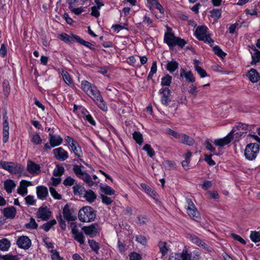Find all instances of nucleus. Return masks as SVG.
Here are the masks:
<instances>
[{
    "label": "nucleus",
    "instance_id": "56",
    "mask_svg": "<svg viewBox=\"0 0 260 260\" xmlns=\"http://www.w3.org/2000/svg\"><path fill=\"white\" fill-rule=\"evenodd\" d=\"M73 192L75 194H81L84 191L83 187L79 185H76L73 187Z\"/></svg>",
    "mask_w": 260,
    "mask_h": 260
},
{
    "label": "nucleus",
    "instance_id": "49",
    "mask_svg": "<svg viewBox=\"0 0 260 260\" xmlns=\"http://www.w3.org/2000/svg\"><path fill=\"white\" fill-rule=\"evenodd\" d=\"M64 169L63 167L57 165L53 171V175L56 177H60L64 173Z\"/></svg>",
    "mask_w": 260,
    "mask_h": 260
},
{
    "label": "nucleus",
    "instance_id": "5",
    "mask_svg": "<svg viewBox=\"0 0 260 260\" xmlns=\"http://www.w3.org/2000/svg\"><path fill=\"white\" fill-rule=\"evenodd\" d=\"M208 28L204 26H198L195 30L194 34L197 38L200 41H203L205 43L212 46L214 40L211 38L210 34L208 33Z\"/></svg>",
    "mask_w": 260,
    "mask_h": 260
},
{
    "label": "nucleus",
    "instance_id": "4",
    "mask_svg": "<svg viewBox=\"0 0 260 260\" xmlns=\"http://www.w3.org/2000/svg\"><path fill=\"white\" fill-rule=\"evenodd\" d=\"M0 168H2L13 174H21L24 170V167L18 163L3 160L0 161Z\"/></svg>",
    "mask_w": 260,
    "mask_h": 260
},
{
    "label": "nucleus",
    "instance_id": "12",
    "mask_svg": "<svg viewBox=\"0 0 260 260\" xmlns=\"http://www.w3.org/2000/svg\"><path fill=\"white\" fill-rule=\"evenodd\" d=\"M70 226L75 240L79 242L80 244H84L85 241L84 237L82 233L78 231L76 223L74 222L71 223Z\"/></svg>",
    "mask_w": 260,
    "mask_h": 260
},
{
    "label": "nucleus",
    "instance_id": "2",
    "mask_svg": "<svg viewBox=\"0 0 260 260\" xmlns=\"http://www.w3.org/2000/svg\"><path fill=\"white\" fill-rule=\"evenodd\" d=\"M87 94L94 101L101 110L104 111H107L108 107L106 103L103 100L100 91L95 85L91 87Z\"/></svg>",
    "mask_w": 260,
    "mask_h": 260
},
{
    "label": "nucleus",
    "instance_id": "9",
    "mask_svg": "<svg viewBox=\"0 0 260 260\" xmlns=\"http://www.w3.org/2000/svg\"><path fill=\"white\" fill-rule=\"evenodd\" d=\"M62 213L64 218L69 221H74L76 219V216L74 214V209L67 204L63 209Z\"/></svg>",
    "mask_w": 260,
    "mask_h": 260
},
{
    "label": "nucleus",
    "instance_id": "40",
    "mask_svg": "<svg viewBox=\"0 0 260 260\" xmlns=\"http://www.w3.org/2000/svg\"><path fill=\"white\" fill-rule=\"evenodd\" d=\"M183 138V142L182 144L188 145V146H192L195 142V141L194 139L190 137L187 136L186 134H184Z\"/></svg>",
    "mask_w": 260,
    "mask_h": 260
},
{
    "label": "nucleus",
    "instance_id": "1",
    "mask_svg": "<svg viewBox=\"0 0 260 260\" xmlns=\"http://www.w3.org/2000/svg\"><path fill=\"white\" fill-rule=\"evenodd\" d=\"M84 168L82 165H73V171L76 176L79 179L82 180L88 186L92 187L93 185L97 186L99 182L96 181L98 177L94 175L92 177L83 170Z\"/></svg>",
    "mask_w": 260,
    "mask_h": 260
},
{
    "label": "nucleus",
    "instance_id": "19",
    "mask_svg": "<svg viewBox=\"0 0 260 260\" xmlns=\"http://www.w3.org/2000/svg\"><path fill=\"white\" fill-rule=\"evenodd\" d=\"M82 230L85 234L91 237H93L98 233L97 225L95 224H91L89 226H85L82 228Z\"/></svg>",
    "mask_w": 260,
    "mask_h": 260
},
{
    "label": "nucleus",
    "instance_id": "55",
    "mask_svg": "<svg viewBox=\"0 0 260 260\" xmlns=\"http://www.w3.org/2000/svg\"><path fill=\"white\" fill-rule=\"evenodd\" d=\"M49 190L51 196L57 200H60L61 199V196L59 194L53 187H49Z\"/></svg>",
    "mask_w": 260,
    "mask_h": 260
},
{
    "label": "nucleus",
    "instance_id": "39",
    "mask_svg": "<svg viewBox=\"0 0 260 260\" xmlns=\"http://www.w3.org/2000/svg\"><path fill=\"white\" fill-rule=\"evenodd\" d=\"M61 75L65 83L69 86H71L73 84V80L70 74L67 71H62Z\"/></svg>",
    "mask_w": 260,
    "mask_h": 260
},
{
    "label": "nucleus",
    "instance_id": "38",
    "mask_svg": "<svg viewBox=\"0 0 260 260\" xmlns=\"http://www.w3.org/2000/svg\"><path fill=\"white\" fill-rule=\"evenodd\" d=\"M178 67V63L176 61L168 62L166 68L170 73L174 72Z\"/></svg>",
    "mask_w": 260,
    "mask_h": 260
},
{
    "label": "nucleus",
    "instance_id": "6",
    "mask_svg": "<svg viewBox=\"0 0 260 260\" xmlns=\"http://www.w3.org/2000/svg\"><path fill=\"white\" fill-rule=\"evenodd\" d=\"M259 150V145L258 144L250 143L246 146L244 155L247 159L252 160L256 158Z\"/></svg>",
    "mask_w": 260,
    "mask_h": 260
},
{
    "label": "nucleus",
    "instance_id": "20",
    "mask_svg": "<svg viewBox=\"0 0 260 260\" xmlns=\"http://www.w3.org/2000/svg\"><path fill=\"white\" fill-rule=\"evenodd\" d=\"M246 76L252 83L257 82L260 79V76L259 73L254 69H250V71H249L246 74Z\"/></svg>",
    "mask_w": 260,
    "mask_h": 260
},
{
    "label": "nucleus",
    "instance_id": "48",
    "mask_svg": "<svg viewBox=\"0 0 260 260\" xmlns=\"http://www.w3.org/2000/svg\"><path fill=\"white\" fill-rule=\"evenodd\" d=\"M42 139L38 134L35 133L31 135V142L35 145H39L42 143Z\"/></svg>",
    "mask_w": 260,
    "mask_h": 260
},
{
    "label": "nucleus",
    "instance_id": "51",
    "mask_svg": "<svg viewBox=\"0 0 260 260\" xmlns=\"http://www.w3.org/2000/svg\"><path fill=\"white\" fill-rule=\"evenodd\" d=\"M101 189L103 192L108 195H113L115 193V191L110 186L108 185L101 186Z\"/></svg>",
    "mask_w": 260,
    "mask_h": 260
},
{
    "label": "nucleus",
    "instance_id": "32",
    "mask_svg": "<svg viewBox=\"0 0 260 260\" xmlns=\"http://www.w3.org/2000/svg\"><path fill=\"white\" fill-rule=\"evenodd\" d=\"M26 183L25 181L20 182V186H19L17 189L18 193L22 196H25L27 193V189L26 186Z\"/></svg>",
    "mask_w": 260,
    "mask_h": 260
},
{
    "label": "nucleus",
    "instance_id": "3",
    "mask_svg": "<svg viewBox=\"0 0 260 260\" xmlns=\"http://www.w3.org/2000/svg\"><path fill=\"white\" fill-rule=\"evenodd\" d=\"M95 217L96 211L90 206L83 207L79 211L78 218L81 222H91Z\"/></svg>",
    "mask_w": 260,
    "mask_h": 260
},
{
    "label": "nucleus",
    "instance_id": "17",
    "mask_svg": "<svg viewBox=\"0 0 260 260\" xmlns=\"http://www.w3.org/2000/svg\"><path fill=\"white\" fill-rule=\"evenodd\" d=\"M189 239L193 243L196 244L198 246L207 251H210V248L207 245V244L198 237L194 235H190L189 236Z\"/></svg>",
    "mask_w": 260,
    "mask_h": 260
},
{
    "label": "nucleus",
    "instance_id": "7",
    "mask_svg": "<svg viewBox=\"0 0 260 260\" xmlns=\"http://www.w3.org/2000/svg\"><path fill=\"white\" fill-rule=\"evenodd\" d=\"M185 208L188 215L194 220H198L200 219V213L193 203L192 200L189 198H186Z\"/></svg>",
    "mask_w": 260,
    "mask_h": 260
},
{
    "label": "nucleus",
    "instance_id": "24",
    "mask_svg": "<svg viewBox=\"0 0 260 260\" xmlns=\"http://www.w3.org/2000/svg\"><path fill=\"white\" fill-rule=\"evenodd\" d=\"M200 61L197 59L193 60V64L195 70L197 72L198 74L200 76L201 78H204L207 76V74L205 70L202 69L199 65Z\"/></svg>",
    "mask_w": 260,
    "mask_h": 260
},
{
    "label": "nucleus",
    "instance_id": "15",
    "mask_svg": "<svg viewBox=\"0 0 260 260\" xmlns=\"http://www.w3.org/2000/svg\"><path fill=\"white\" fill-rule=\"evenodd\" d=\"M39 165L29 160L27 162V171L32 175H38L41 171Z\"/></svg>",
    "mask_w": 260,
    "mask_h": 260
},
{
    "label": "nucleus",
    "instance_id": "59",
    "mask_svg": "<svg viewBox=\"0 0 260 260\" xmlns=\"http://www.w3.org/2000/svg\"><path fill=\"white\" fill-rule=\"evenodd\" d=\"M136 240L143 245H146L147 244V239L145 237L142 235H138L136 237Z\"/></svg>",
    "mask_w": 260,
    "mask_h": 260
},
{
    "label": "nucleus",
    "instance_id": "22",
    "mask_svg": "<svg viewBox=\"0 0 260 260\" xmlns=\"http://www.w3.org/2000/svg\"><path fill=\"white\" fill-rule=\"evenodd\" d=\"M37 194L38 198L42 200L46 198L48 194L47 188L43 186H40L37 187Z\"/></svg>",
    "mask_w": 260,
    "mask_h": 260
},
{
    "label": "nucleus",
    "instance_id": "21",
    "mask_svg": "<svg viewBox=\"0 0 260 260\" xmlns=\"http://www.w3.org/2000/svg\"><path fill=\"white\" fill-rule=\"evenodd\" d=\"M3 214L7 218L13 219L16 214V209L13 206L5 208L3 210Z\"/></svg>",
    "mask_w": 260,
    "mask_h": 260
},
{
    "label": "nucleus",
    "instance_id": "42",
    "mask_svg": "<svg viewBox=\"0 0 260 260\" xmlns=\"http://www.w3.org/2000/svg\"><path fill=\"white\" fill-rule=\"evenodd\" d=\"M94 85V84L90 83L86 80H83L81 82L82 89L86 93V94Z\"/></svg>",
    "mask_w": 260,
    "mask_h": 260
},
{
    "label": "nucleus",
    "instance_id": "62",
    "mask_svg": "<svg viewBox=\"0 0 260 260\" xmlns=\"http://www.w3.org/2000/svg\"><path fill=\"white\" fill-rule=\"evenodd\" d=\"M197 86L196 85L191 84L189 87L188 92L191 94L193 97L196 98L197 95Z\"/></svg>",
    "mask_w": 260,
    "mask_h": 260
},
{
    "label": "nucleus",
    "instance_id": "33",
    "mask_svg": "<svg viewBox=\"0 0 260 260\" xmlns=\"http://www.w3.org/2000/svg\"><path fill=\"white\" fill-rule=\"evenodd\" d=\"M248 125L245 123H239L236 125L231 132L233 135L238 131H242L247 133Z\"/></svg>",
    "mask_w": 260,
    "mask_h": 260
},
{
    "label": "nucleus",
    "instance_id": "36",
    "mask_svg": "<svg viewBox=\"0 0 260 260\" xmlns=\"http://www.w3.org/2000/svg\"><path fill=\"white\" fill-rule=\"evenodd\" d=\"M180 76H184L186 79L189 82H194L195 81L194 76L190 71L185 72L184 70H182L180 73Z\"/></svg>",
    "mask_w": 260,
    "mask_h": 260
},
{
    "label": "nucleus",
    "instance_id": "43",
    "mask_svg": "<svg viewBox=\"0 0 260 260\" xmlns=\"http://www.w3.org/2000/svg\"><path fill=\"white\" fill-rule=\"evenodd\" d=\"M134 139L136 142L141 145L143 142V138L142 135L139 132H135L133 134Z\"/></svg>",
    "mask_w": 260,
    "mask_h": 260
},
{
    "label": "nucleus",
    "instance_id": "25",
    "mask_svg": "<svg viewBox=\"0 0 260 260\" xmlns=\"http://www.w3.org/2000/svg\"><path fill=\"white\" fill-rule=\"evenodd\" d=\"M84 198L89 203H93L96 198V194L91 189L84 190Z\"/></svg>",
    "mask_w": 260,
    "mask_h": 260
},
{
    "label": "nucleus",
    "instance_id": "37",
    "mask_svg": "<svg viewBox=\"0 0 260 260\" xmlns=\"http://www.w3.org/2000/svg\"><path fill=\"white\" fill-rule=\"evenodd\" d=\"M83 114V118L85 120L87 121L90 124L95 126L96 124L95 121L93 119L92 116L89 114L88 112L85 110V112H82Z\"/></svg>",
    "mask_w": 260,
    "mask_h": 260
},
{
    "label": "nucleus",
    "instance_id": "14",
    "mask_svg": "<svg viewBox=\"0 0 260 260\" xmlns=\"http://www.w3.org/2000/svg\"><path fill=\"white\" fill-rule=\"evenodd\" d=\"M37 216L38 218L44 221H46L51 216V212L47 207L42 206L39 208Z\"/></svg>",
    "mask_w": 260,
    "mask_h": 260
},
{
    "label": "nucleus",
    "instance_id": "26",
    "mask_svg": "<svg viewBox=\"0 0 260 260\" xmlns=\"http://www.w3.org/2000/svg\"><path fill=\"white\" fill-rule=\"evenodd\" d=\"M75 39V40L80 44H82V45L89 48L90 49L92 50H95V47L93 45H92L91 43H90L89 42H87L82 38H81L78 36H73Z\"/></svg>",
    "mask_w": 260,
    "mask_h": 260
},
{
    "label": "nucleus",
    "instance_id": "45",
    "mask_svg": "<svg viewBox=\"0 0 260 260\" xmlns=\"http://www.w3.org/2000/svg\"><path fill=\"white\" fill-rule=\"evenodd\" d=\"M143 149L147 152V154L150 157H153L155 154L154 150L152 148L151 146L149 144H145L144 146Z\"/></svg>",
    "mask_w": 260,
    "mask_h": 260
},
{
    "label": "nucleus",
    "instance_id": "60",
    "mask_svg": "<svg viewBox=\"0 0 260 260\" xmlns=\"http://www.w3.org/2000/svg\"><path fill=\"white\" fill-rule=\"evenodd\" d=\"M72 12L74 13L75 15H79L81 13L85 11L84 8L80 7L78 8H75L74 7H71L70 9Z\"/></svg>",
    "mask_w": 260,
    "mask_h": 260
},
{
    "label": "nucleus",
    "instance_id": "50",
    "mask_svg": "<svg viewBox=\"0 0 260 260\" xmlns=\"http://www.w3.org/2000/svg\"><path fill=\"white\" fill-rule=\"evenodd\" d=\"M213 50L215 54L220 57L222 58H223L226 56V53L223 52V51L220 49V48L217 46H216L213 47Z\"/></svg>",
    "mask_w": 260,
    "mask_h": 260
},
{
    "label": "nucleus",
    "instance_id": "58",
    "mask_svg": "<svg viewBox=\"0 0 260 260\" xmlns=\"http://www.w3.org/2000/svg\"><path fill=\"white\" fill-rule=\"evenodd\" d=\"M51 253L52 260H62V258L60 256L59 252L57 250H52Z\"/></svg>",
    "mask_w": 260,
    "mask_h": 260
},
{
    "label": "nucleus",
    "instance_id": "57",
    "mask_svg": "<svg viewBox=\"0 0 260 260\" xmlns=\"http://www.w3.org/2000/svg\"><path fill=\"white\" fill-rule=\"evenodd\" d=\"M102 203L106 204V205H111L113 202V200L107 196L101 194V195Z\"/></svg>",
    "mask_w": 260,
    "mask_h": 260
},
{
    "label": "nucleus",
    "instance_id": "34",
    "mask_svg": "<svg viewBox=\"0 0 260 260\" xmlns=\"http://www.w3.org/2000/svg\"><path fill=\"white\" fill-rule=\"evenodd\" d=\"M254 52L252 54V61L250 63L251 65L255 64L257 62L260 61V51L255 48L253 49Z\"/></svg>",
    "mask_w": 260,
    "mask_h": 260
},
{
    "label": "nucleus",
    "instance_id": "27",
    "mask_svg": "<svg viewBox=\"0 0 260 260\" xmlns=\"http://www.w3.org/2000/svg\"><path fill=\"white\" fill-rule=\"evenodd\" d=\"M74 36H76L74 34H71V36L68 35L66 33H62L59 35L58 38L60 40L64 41L66 43H73L75 40Z\"/></svg>",
    "mask_w": 260,
    "mask_h": 260
},
{
    "label": "nucleus",
    "instance_id": "13",
    "mask_svg": "<svg viewBox=\"0 0 260 260\" xmlns=\"http://www.w3.org/2000/svg\"><path fill=\"white\" fill-rule=\"evenodd\" d=\"M158 93L162 94L161 97V103L165 106L168 105L171 101L170 97L171 90L168 87H162L159 90Z\"/></svg>",
    "mask_w": 260,
    "mask_h": 260
},
{
    "label": "nucleus",
    "instance_id": "23",
    "mask_svg": "<svg viewBox=\"0 0 260 260\" xmlns=\"http://www.w3.org/2000/svg\"><path fill=\"white\" fill-rule=\"evenodd\" d=\"M49 142L52 147L60 145L62 142V139L60 136L53 135L49 134Z\"/></svg>",
    "mask_w": 260,
    "mask_h": 260
},
{
    "label": "nucleus",
    "instance_id": "30",
    "mask_svg": "<svg viewBox=\"0 0 260 260\" xmlns=\"http://www.w3.org/2000/svg\"><path fill=\"white\" fill-rule=\"evenodd\" d=\"M158 246L162 255H165L168 253L169 249L167 243L166 242L160 241L158 244Z\"/></svg>",
    "mask_w": 260,
    "mask_h": 260
},
{
    "label": "nucleus",
    "instance_id": "52",
    "mask_svg": "<svg viewBox=\"0 0 260 260\" xmlns=\"http://www.w3.org/2000/svg\"><path fill=\"white\" fill-rule=\"evenodd\" d=\"M250 237L251 240L255 243L260 241V234L257 232H251Z\"/></svg>",
    "mask_w": 260,
    "mask_h": 260
},
{
    "label": "nucleus",
    "instance_id": "46",
    "mask_svg": "<svg viewBox=\"0 0 260 260\" xmlns=\"http://www.w3.org/2000/svg\"><path fill=\"white\" fill-rule=\"evenodd\" d=\"M88 243L91 249L98 254L100 249L98 243L95 242L94 240H88Z\"/></svg>",
    "mask_w": 260,
    "mask_h": 260
},
{
    "label": "nucleus",
    "instance_id": "53",
    "mask_svg": "<svg viewBox=\"0 0 260 260\" xmlns=\"http://www.w3.org/2000/svg\"><path fill=\"white\" fill-rule=\"evenodd\" d=\"M25 227L27 229H36L38 228V224L36 223L35 219L31 217L30 219L29 222L25 224Z\"/></svg>",
    "mask_w": 260,
    "mask_h": 260
},
{
    "label": "nucleus",
    "instance_id": "8",
    "mask_svg": "<svg viewBox=\"0 0 260 260\" xmlns=\"http://www.w3.org/2000/svg\"><path fill=\"white\" fill-rule=\"evenodd\" d=\"M169 260H191V254L186 249H183L181 253H172L170 254Z\"/></svg>",
    "mask_w": 260,
    "mask_h": 260
},
{
    "label": "nucleus",
    "instance_id": "47",
    "mask_svg": "<svg viewBox=\"0 0 260 260\" xmlns=\"http://www.w3.org/2000/svg\"><path fill=\"white\" fill-rule=\"evenodd\" d=\"M172 77L169 75H167L161 78V85L168 86L170 85Z\"/></svg>",
    "mask_w": 260,
    "mask_h": 260
},
{
    "label": "nucleus",
    "instance_id": "41",
    "mask_svg": "<svg viewBox=\"0 0 260 260\" xmlns=\"http://www.w3.org/2000/svg\"><path fill=\"white\" fill-rule=\"evenodd\" d=\"M56 224V221L55 219H52L44 223L42 225V229H43L45 232H48L50 229L55 224Z\"/></svg>",
    "mask_w": 260,
    "mask_h": 260
},
{
    "label": "nucleus",
    "instance_id": "16",
    "mask_svg": "<svg viewBox=\"0 0 260 260\" xmlns=\"http://www.w3.org/2000/svg\"><path fill=\"white\" fill-rule=\"evenodd\" d=\"M233 138V135L230 132L226 136L222 139H215L214 141V144L217 146L223 147L229 144L232 139Z\"/></svg>",
    "mask_w": 260,
    "mask_h": 260
},
{
    "label": "nucleus",
    "instance_id": "28",
    "mask_svg": "<svg viewBox=\"0 0 260 260\" xmlns=\"http://www.w3.org/2000/svg\"><path fill=\"white\" fill-rule=\"evenodd\" d=\"M72 150L75 154V156L79 158L82 156V151L81 147L77 142L71 146Z\"/></svg>",
    "mask_w": 260,
    "mask_h": 260
},
{
    "label": "nucleus",
    "instance_id": "35",
    "mask_svg": "<svg viewBox=\"0 0 260 260\" xmlns=\"http://www.w3.org/2000/svg\"><path fill=\"white\" fill-rule=\"evenodd\" d=\"M162 166L165 170L175 169L176 168V163L171 160H166L162 162Z\"/></svg>",
    "mask_w": 260,
    "mask_h": 260
},
{
    "label": "nucleus",
    "instance_id": "63",
    "mask_svg": "<svg viewBox=\"0 0 260 260\" xmlns=\"http://www.w3.org/2000/svg\"><path fill=\"white\" fill-rule=\"evenodd\" d=\"M129 256L130 260H141L142 259V256L136 252L131 253Z\"/></svg>",
    "mask_w": 260,
    "mask_h": 260
},
{
    "label": "nucleus",
    "instance_id": "54",
    "mask_svg": "<svg viewBox=\"0 0 260 260\" xmlns=\"http://www.w3.org/2000/svg\"><path fill=\"white\" fill-rule=\"evenodd\" d=\"M207 194L208 195V198L209 199H218L219 198V196L217 191L215 190L208 191L207 192Z\"/></svg>",
    "mask_w": 260,
    "mask_h": 260
},
{
    "label": "nucleus",
    "instance_id": "31",
    "mask_svg": "<svg viewBox=\"0 0 260 260\" xmlns=\"http://www.w3.org/2000/svg\"><path fill=\"white\" fill-rule=\"evenodd\" d=\"M11 246V243L9 240L6 238H4L0 240V250L2 251H7Z\"/></svg>",
    "mask_w": 260,
    "mask_h": 260
},
{
    "label": "nucleus",
    "instance_id": "11",
    "mask_svg": "<svg viewBox=\"0 0 260 260\" xmlns=\"http://www.w3.org/2000/svg\"><path fill=\"white\" fill-rule=\"evenodd\" d=\"M54 157L58 160L64 161L68 158V152L62 147H58L53 150Z\"/></svg>",
    "mask_w": 260,
    "mask_h": 260
},
{
    "label": "nucleus",
    "instance_id": "18",
    "mask_svg": "<svg viewBox=\"0 0 260 260\" xmlns=\"http://www.w3.org/2000/svg\"><path fill=\"white\" fill-rule=\"evenodd\" d=\"M177 37L173 33L166 32L164 36V42L166 43L170 48H173L175 46Z\"/></svg>",
    "mask_w": 260,
    "mask_h": 260
},
{
    "label": "nucleus",
    "instance_id": "64",
    "mask_svg": "<svg viewBox=\"0 0 260 260\" xmlns=\"http://www.w3.org/2000/svg\"><path fill=\"white\" fill-rule=\"evenodd\" d=\"M4 260H18L17 255H12L9 254L5 255L2 256Z\"/></svg>",
    "mask_w": 260,
    "mask_h": 260
},
{
    "label": "nucleus",
    "instance_id": "10",
    "mask_svg": "<svg viewBox=\"0 0 260 260\" xmlns=\"http://www.w3.org/2000/svg\"><path fill=\"white\" fill-rule=\"evenodd\" d=\"M16 244L18 247L25 250L28 249L31 245L30 239L26 236H21L18 238Z\"/></svg>",
    "mask_w": 260,
    "mask_h": 260
},
{
    "label": "nucleus",
    "instance_id": "61",
    "mask_svg": "<svg viewBox=\"0 0 260 260\" xmlns=\"http://www.w3.org/2000/svg\"><path fill=\"white\" fill-rule=\"evenodd\" d=\"M75 179L71 177H68L64 181L63 184L65 186H71L73 185L75 182Z\"/></svg>",
    "mask_w": 260,
    "mask_h": 260
},
{
    "label": "nucleus",
    "instance_id": "44",
    "mask_svg": "<svg viewBox=\"0 0 260 260\" xmlns=\"http://www.w3.org/2000/svg\"><path fill=\"white\" fill-rule=\"evenodd\" d=\"M210 13L212 18L218 20L221 16L222 11L221 9H214L211 10Z\"/></svg>",
    "mask_w": 260,
    "mask_h": 260
},
{
    "label": "nucleus",
    "instance_id": "29",
    "mask_svg": "<svg viewBox=\"0 0 260 260\" xmlns=\"http://www.w3.org/2000/svg\"><path fill=\"white\" fill-rule=\"evenodd\" d=\"M15 186L16 184L12 180L8 179L4 182V187L8 193H11Z\"/></svg>",
    "mask_w": 260,
    "mask_h": 260
}]
</instances>
